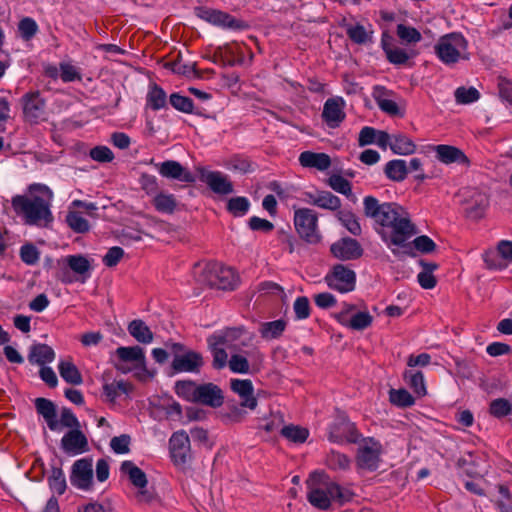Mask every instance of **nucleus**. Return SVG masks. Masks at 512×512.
Instances as JSON below:
<instances>
[{
	"instance_id": "1",
	"label": "nucleus",
	"mask_w": 512,
	"mask_h": 512,
	"mask_svg": "<svg viewBox=\"0 0 512 512\" xmlns=\"http://www.w3.org/2000/svg\"><path fill=\"white\" fill-rule=\"evenodd\" d=\"M363 204L365 216L372 218L376 224L381 226L377 232L391 248L392 253L397 257L402 254L415 256L407 241L417 234V229L410 220L408 212L397 203H379L378 199L373 196H366Z\"/></svg>"
},
{
	"instance_id": "2",
	"label": "nucleus",
	"mask_w": 512,
	"mask_h": 512,
	"mask_svg": "<svg viewBox=\"0 0 512 512\" xmlns=\"http://www.w3.org/2000/svg\"><path fill=\"white\" fill-rule=\"evenodd\" d=\"M31 192L38 191L47 194V199L37 195H16L12 198V207L15 213L22 216L27 225L48 227L53 222V215L50 210V189L41 184H32L29 187Z\"/></svg>"
},
{
	"instance_id": "3",
	"label": "nucleus",
	"mask_w": 512,
	"mask_h": 512,
	"mask_svg": "<svg viewBox=\"0 0 512 512\" xmlns=\"http://www.w3.org/2000/svg\"><path fill=\"white\" fill-rule=\"evenodd\" d=\"M130 488L134 489L133 499L141 507L156 508L162 500L153 484L149 483L146 473L130 462Z\"/></svg>"
},
{
	"instance_id": "4",
	"label": "nucleus",
	"mask_w": 512,
	"mask_h": 512,
	"mask_svg": "<svg viewBox=\"0 0 512 512\" xmlns=\"http://www.w3.org/2000/svg\"><path fill=\"white\" fill-rule=\"evenodd\" d=\"M468 42L461 33L441 36L434 47L437 57L446 65H454L460 60H468Z\"/></svg>"
},
{
	"instance_id": "5",
	"label": "nucleus",
	"mask_w": 512,
	"mask_h": 512,
	"mask_svg": "<svg viewBox=\"0 0 512 512\" xmlns=\"http://www.w3.org/2000/svg\"><path fill=\"white\" fill-rule=\"evenodd\" d=\"M199 282L211 288L234 290L238 285L239 277L232 268L213 262L207 264L199 277Z\"/></svg>"
},
{
	"instance_id": "6",
	"label": "nucleus",
	"mask_w": 512,
	"mask_h": 512,
	"mask_svg": "<svg viewBox=\"0 0 512 512\" xmlns=\"http://www.w3.org/2000/svg\"><path fill=\"white\" fill-rule=\"evenodd\" d=\"M170 352L173 355V361L169 368V375L179 372H198L204 364L200 353L192 350L185 351V346L181 343L170 344Z\"/></svg>"
},
{
	"instance_id": "7",
	"label": "nucleus",
	"mask_w": 512,
	"mask_h": 512,
	"mask_svg": "<svg viewBox=\"0 0 512 512\" xmlns=\"http://www.w3.org/2000/svg\"><path fill=\"white\" fill-rule=\"evenodd\" d=\"M294 226L299 236L308 243L320 240L317 213L309 208H299L294 212Z\"/></svg>"
},
{
	"instance_id": "8",
	"label": "nucleus",
	"mask_w": 512,
	"mask_h": 512,
	"mask_svg": "<svg viewBox=\"0 0 512 512\" xmlns=\"http://www.w3.org/2000/svg\"><path fill=\"white\" fill-rule=\"evenodd\" d=\"M195 13L200 19L222 28L245 30L249 27L245 21L221 10L201 6L195 8Z\"/></svg>"
},
{
	"instance_id": "9",
	"label": "nucleus",
	"mask_w": 512,
	"mask_h": 512,
	"mask_svg": "<svg viewBox=\"0 0 512 512\" xmlns=\"http://www.w3.org/2000/svg\"><path fill=\"white\" fill-rule=\"evenodd\" d=\"M325 282L330 289L348 293L355 289L356 273L348 266L336 264L326 274Z\"/></svg>"
},
{
	"instance_id": "10",
	"label": "nucleus",
	"mask_w": 512,
	"mask_h": 512,
	"mask_svg": "<svg viewBox=\"0 0 512 512\" xmlns=\"http://www.w3.org/2000/svg\"><path fill=\"white\" fill-rule=\"evenodd\" d=\"M310 480L315 484L323 485L330 497V502L333 500L340 506L352 501L355 493L345 487H342L337 482L331 481L329 476L324 471H314L310 474Z\"/></svg>"
},
{
	"instance_id": "11",
	"label": "nucleus",
	"mask_w": 512,
	"mask_h": 512,
	"mask_svg": "<svg viewBox=\"0 0 512 512\" xmlns=\"http://www.w3.org/2000/svg\"><path fill=\"white\" fill-rule=\"evenodd\" d=\"M382 452L381 444L373 438L365 439V444L360 446L356 456L357 466L368 471H375L379 467Z\"/></svg>"
},
{
	"instance_id": "12",
	"label": "nucleus",
	"mask_w": 512,
	"mask_h": 512,
	"mask_svg": "<svg viewBox=\"0 0 512 512\" xmlns=\"http://www.w3.org/2000/svg\"><path fill=\"white\" fill-rule=\"evenodd\" d=\"M170 456L176 466H184L191 459L190 439L184 430L174 432L169 440Z\"/></svg>"
},
{
	"instance_id": "13",
	"label": "nucleus",
	"mask_w": 512,
	"mask_h": 512,
	"mask_svg": "<svg viewBox=\"0 0 512 512\" xmlns=\"http://www.w3.org/2000/svg\"><path fill=\"white\" fill-rule=\"evenodd\" d=\"M24 118L31 124L44 120L46 102L39 91L28 92L21 98Z\"/></svg>"
},
{
	"instance_id": "14",
	"label": "nucleus",
	"mask_w": 512,
	"mask_h": 512,
	"mask_svg": "<svg viewBox=\"0 0 512 512\" xmlns=\"http://www.w3.org/2000/svg\"><path fill=\"white\" fill-rule=\"evenodd\" d=\"M92 458L76 460L71 468L70 482L80 490H90L93 484Z\"/></svg>"
},
{
	"instance_id": "15",
	"label": "nucleus",
	"mask_w": 512,
	"mask_h": 512,
	"mask_svg": "<svg viewBox=\"0 0 512 512\" xmlns=\"http://www.w3.org/2000/svg\"><path fill=\"white\" fill-rule=\"evenodd\" d=\"M361 437L355 423L348 418H340L329 430L328 439L334 443H357Z\"/></svg>"
},
{
	"instance_id": "16",
	"label": "nucleus",
	"mask_w": 512,
	"mask_h": 512,
	"mask_svg": "<svg viewBox=\"0 0 512 512\" xmlns=\"http://www.w3.org/2000/svg\"><path fill=\"white\" fill-rule=\"evenodd\" d=\"M330 252L339 260L350 261L362 257L364 250L356 239L343 237L330 246Z\"/></svg>"
},
{
	"instance_id": "17",
	"label": "nucleus",
	"mask_w": 512,
	"mask_h": 512,
	"mask_svg": "<svg viewBox=\"0 0 512 512\" xmlns=\"http://www.w3.org/2000/svg\"><path fill=\"white\" fill-rule=\"evenodd\" d=\"M130 372L133 373L138 381L147 382L155 376V370L148 369L146 365L145 353L142 347L130 346L129 349Z\"/></svg>"
},
{
	"instance_id": "18",
	"label": "nucleus",
	"mask_w": 512,
	"mask_h": 512,
	"mask_svg": "<svg viewBox=\"0 0 512 512\" xmlns=\"http://www.w3.org/2000/svg\"><path fill=\"white\" fill-rule=\"evenodd\" d=\"M200 180L216 194L228 195L234 191L233 184L228 176L219 171H208L205 168L199 169Z\"/></svg>"
},
{
	"instance_id": "19",
	"label": "nucleus",
	"mask_w": 512,
	"mask_h": 512,
	"mask_svg": "<svg viewBox=\"0 0 512 512\" xmlns=\"http://www.w3.org/2000/svg\"><path fill=\"white\" fill-rule=\"evenodd\" d=\"M345 101L342 97L328 98L324 103L322 118L331 128H336L346 117L344 112Z\"/></svg>"
},
{
	"instance_id": "20",
	"label": "nucleus",
	"mask_w": 512,
	"mask_h": 512,
	"mask_svg": "<svg viewBox=\"0 0 512 512\" xmlns=\"http://www.w3.org/2000/svg\"><path fill=\"white\" fill-rule=\"evenodd\" d=\"M61 448L67 455H78L89 450L88 440L79 429L69 430L61 439Z\"/></svg>"
},
{
	"instance_id": "21",
	"label": "nucleus",
	"mask_w": 512,
	"mask_h": 512,
	"mask_svg": "<svg viewBox=\"0 0 512 512\" xmlns=\"http://www.w3.org/2000/svg\"><path fill=\"white\" fill-rule=\"evenodd\" d=\"M488 206V196L477 189H473L470 191L469 197L465 200L464 212L467 218L477 221L484 217Z\"/></svg>"
},
{
	"instance_id": "22",
	"label": "nucleus",
	"mask_w": 512,
	"mask_h": 512,
	"mask_svg": "<svg viewBox=\"0 0 512 512\" xmlns=\"http://www.w3.org/2000/svg\"><path fill=\"white\" fill-rule=\"evenodd\" d=\"M195 403H199L211 408H218L224 403L222 389L214 383L199 384Z\"/></svg>"
},
{
	"instance_id": "23",
	"label": "nucleus",
	"mask_w": 512,
	"mask_h": 512,
	"mask_svg": "<svg viewBox=\"0 0 512 512\" xmlns=\"http://www.w3.org/2000/svg\"><path fill=\"white\" fill-rule=\"evenodd\" d=\"M157 166L159 173L165 178L178 180L184 183L195 182V176L178 161L167 160Z\"/></svg>"
},
{
	"instance_id": "24",
	"label": "nucleus",
	"mask_w": 512,
	"mask_h": 512,
	"mask_svg": "<svg viewBox=\"0 0 512 512\" xmlns=\"http://www.w3.org/2000/svg\"><path fill=\"white\" fill-rule=\"evenodd\" d=\"M231 390L241 398L240 406L254 410L257 407V399L254 396L252 381L249 379H231Z\"/></svg>"
},
{
	"instance_id": "25",
	"label": "nucleus",
	"mask_w": 512,
	"mask_h": 512,
	"mask_svg": "<svg viewBox=\"0 0 512 512\" xmlns=\"http://www.w3.org/2000/svg\"><path fill=\"white\" fill-rule=\"evenodd\" d=\"M436 157L439 161L445 164L459 163L469 165L470 160L462 150L455 146L440 144L434 148Z\"/></svg>"
},
{
	"instance_id": "26",
	"label": "nucleus",
	"mask_w": 512,
	"mask_h": 512,
	"mask_svg": "<svg viewBox=\"0 0 512 512\" xmlns=\"http://www.w3.org/2000/svg\"><path fill=\"white\" fill-rule=\"evenodd\" d=\"M35 408L37 413L44 418L51 431L59 430L56 405L51 400L42 397L36 398Z\"/></svg>"
},
{
	"instance_id": "27",
	"label": "nucleus",
	"mask_w": 512,
	"mask_h": 512,
	"mask_svg": "<svg viewBox=\"0 0 512 512\" xmlns=\"http://www.w3.org/2000/svg\"><path fill=\"white\" fill-rule=\"evenodd\" d=\"M299 162L303 167L316 168L320 171L327 170L331 166L330 156L326 153L304 151L299 156Z\"/></svg>"
},
{
	"instance_id": "28",
	"label": "nucleus",
	"mask_w": 512,
	"mask_h": 512,
	"mask_svg": "<svg viewBox=\"0 0 512 512\" xmlns=\"http://www.w3.org/2000/svg\"><path fill=\"white\" fill-rule=\"evenodd\" d=\"M243 333V328H227L210 335L207 338V342H211L212 345H223L224 347L232 348L234 346V342L238 340Z\"/></svg>"
},
{
	"instance_id": "29",
	"label": "nucleus",
	"mask_w": 512,
	"mask_h": 512,
	"mask_svg": "<svg viewBox=\"0 0 512 512\" xmlns=\"http://www.w3.org/2000/svg\"><path fill=\"white\" fill-rule=\"evenodd\" d=\"M307 196L309 197V203L320 208L337 210L341 206L339 197L328 191H322L317 196L308 193Z\"/></svg>"
},
{
	"instance_id": "30",
	"label": "nucleus",
	"mask_w": 512,
	"mask_h": 512,
	"mask_svg": "<svg viewBox=\"0 0 512 512\" xmlns=\"http://www.w3.org/2000/svg\"><path fill=\"white\" fill-rule=\"evenodd\" d=\"M387 37V33H383L381 40L382 48L386 54L387 60L395 65L406 64L410 58L408 53L402 48L391 47V45L386 41Z\"/></svg>"
},
{
	"instance_id": "31",
	"label": "nucleus",
	"mask_w": 512,
	"mask_h": 512,
	"mask_svg": "<svg viewBox=\"0 0 512 512\" xmlns=\"http://www.w3.org/2000/svg\"><path fill=\"white\" fill-rule=\"evenodd\" d=\"M55 358L54 350L47 344H36L31 347L29 361L39 365L51 363Z\"/></svg>"
},
{
	"instance_id": "32",
	"label": "nucleus",
	"mask_w": 512,
	"mask_h": 512,
	"mask_svg": "<svg viewBox=\"0 0 512 512\" xmlns=\"http://www.w3.org/2000/svg\"><path fill=\"white\" fill-rule=\"evenodd\" d=\"M403 379L418 397L426 395L427 391L424 376L421 371H414L412 369L405 370Z\"/></svg>"
},
{
	"instance_id": "33",
	"label": "nucleus",
	"mask_w": 512,
	"mask_h": 512,
	"mask_svg": "<svg viewBox=\"0 0 512 512\" xmlns=\"http://www.w3.org/2000/svg\"><path fill=\"white\" fill-rule=\"evenodd\" d=\"M286 326L287 322L283 319L263 322L260 324L259 332L264 339H277L282 336Z\"/></svg>"
},
{
	"instance_id": "34",
	"label": "nucleus",
	"mask_w": 512,
	"mask_h": 512,
	"mask_svg": "<svg viewBox=\"0 0 512 512\" xmlns=\"http://www.w3.org/2000/svg\"><path fill=\"white\" fill-rule=\"evenodd\" d=\"M387 94H388V92L385 89V87H383V86H376L374 88L373 97L376 100L379 108L383 112H385L391 116L398 115L399 107H398L397 103L393 100L384 98V96Z\"/></svg>"
},
{
	"instance_id": "35",
	"label": "nucleus",
	"mask_w": 512,
	"mask_h": 512,
	"mask_svg": "<svg viewBox=\"0 0 512 512\" xmlns=\"http://www.w3.org/2000/svg\"><path fill=\"white\" fill-rule=\"evenodd\" d=\"M130 335L142 344H149L154 338L151 329L140 319L130 321Z\"/></svg>"
},
{
	"instance_id": "36",
	"label": "nucleus",
	"mask_w": 512,
	"mask_h": 512,
	"mask_svg": "<svg viewBox=\"0 0 512 512\" xmlns=\"http://www.w3.org/2000/svg\"><path fill=\"white\" fill-rule=\"evenodd\" d=\"M60 376L69 384L80 385L83 382L82 375L76 365L71 361H61L58 365Z\"/></svg>"
},
{
	"instance_id": "37",
	"label": "nucleus",
	"mask_w": 512,
	"mask_h": 512,
	"mask_svg": "<svg viewBox=\"0 0 512 512\" xmlns=\"http://www.w3.org/2000/svg\"><path fill=\"white\" fill-rule=\"evenodd\" d=\"M390 149L395 154L409 155L415 152L416 145L413 141L404 134H393L392 142L390 143Z\"/></svg>"
},
{
	"instance_id": "38",
	"label": "nucleus",
	"mask_w": 512,
	"mask_h": 512,
	"mask_svg": "<svg viewBox=\"0 0 512 512\" xmlns=\"http://www.w3.org/2000/svg\"><path fill=\"white\" fill-rule=\"evenodd\" d=\"M384 172L390 180L401 182L408 174V167L404 160L395 159L385 165Z\"/></svg>"
},
{
	"instance_id": "39",
	"label": "nucleus",
	"mask_w": 512,
	"mask_h": 512,
	"mask_svg": "<svg viewBox=\"0 0 512 512\" xmlns=\"http://www.w3.org/2000/svg\"><path fill=\"white\" fill-rule=\"evenodd\" d=\"M280 434L290 442L295 444H302L307 440L309 436V430L298 425L290 424L283 426Z\"/></svg>"
},
{
	"instance_id": "40",
	"label": "nucleus",
	"mask_w": 512,
	"mask_h": 512,
	"mask_svg": "<svg viewBox=\"0 0 512 512\" xmlns=\"http://www.w3.org/2000/svg\"><path fill=\"white\" fill-rule=\"evenodd\" d=\"M67 266L76 274L89 277L91 264L89 260L83 255H69L65 259Z\"/></svg>"
},
{
	"instance_id": "41",
	"label": "nucleus",
	"mask_w": 512,
	"mask_h": 512,
	"mask_svg": "<svg viewBox=\"0 0 512 512\" xmlns=\"http://www.w3.org/2000/svg\"><path fill=\"white\" fill-rule=\"evenodd\" d=\"M147 104L155 111L165 108L167 105V95L156 83L150 86L147 94Z\"/></svg>"
},
{
	"instance_id": "42",
	"label": "nucleus",
	"mask_w": 512,
	"mask_h": 512,
	"mask_svg": "<svg viewBox=\"0 0 512 512\" xmlns=\"http://www.w3.org/2000/svg\"><path fill=\"white\" fill-rule=\"evenodd\" d=\"M199 385L191 380L177 381L175 383L176 394L186 401L195 403Z\"/></svg>"
},
{
	"instance_id": "43",
	"label": "nucleus",
	"mask_w": 512,
	"mask_h": 512,
	"mask_svg": "<svg viewBox=\"0 0 512 512\" xmlns=\"http://www.w3.org/2000/svg\"><path fill=\"white\" fill-rule=\"evenodd\" d=\"M307 499L311 505L321 510H328L331 507L330 497L326 488H313L309 491Z\"/></svg>"
},
{
	"instance_id": "44",
	"label": "nucleus",
	"mask_w": 512,
	"mask_h": 512,
	"mask_svg": "<svg viewBox=\"0 0 512 512\" xmlns=\"http://www.w3.org/2000/svg\"><path fill=\"white\" fill-rule=\"evenodd\" d=\"M389 401L400 408L411 407L415 403L414 397L406 389H390Z\"/></svg>"
},
{
	"instance_id": "45",
	"label": "nucleus",
	"mask_w": 512,
	"mask_h": 512,
	"mask_svg": "<svg viewBox=\"0 0 512 512\" xmlns=\"http://www.w3.org/2000/svg\"><path fill=\"white\" fill-rule=\"evenodd\" d=\"M48 485L50 489L56 492L58 495L64 494L67 488L64 472L59 467H52L51 474L49 475Z\"/></svg>"
},
{
	"instance_id": "46",
	"label": "nucleus",
	"mask_w": 512,
	"mask_h": 512,
	"mask_svg": "<svg viewBox=\"0 0 512 512\" xmlns=\"http://www.w3.org/2000/svg\"><path fill=\"white\" fill-rule=\"evenodd\" d=\"M325 463L331 470H348L351 461L347 455L332 450L327 454Z\"/></svg>"
},
{
	"instance_id": "47",
	"label": "nucleus",
	"mask_w": 512,
	"mask_h": 512,
	"mask_svg": "<svg viewBox=\"0 0 512 512\" xmlns=\"http://www.w3.org/2000/svg\"><path fill=\"white\" fill-rule=\"evenodd\" d=\"M66 223L76 233L83 234L89 231L90 225L80 212L70 211L66 215Z\"/></svg>"
},
{
	"instance_id": "48",
	"label": "nucleus",
	"mask_w": 512,
	"mask_h": 512,
	"mask_svg": "<svg viewBox=\"0 0 512 512\" xmlns=\"http://www.w3.org/2000/svg\"><path fill=\"white\" fill-rule=\"evenodd\" d=\"M338 219L341 224L354 236H359L362 232L360 223L356 215L350 211H339Z\"/></svg>"
},
{
	"instance_id": "49",
	"label": "nucleus",
	"mask_w": 512,
	"mask_h": 512,
	"mask_svg": "<svg viewBox=\"0 0 512 512\" xmlns=\"http://www.w3.org/2000/svg\"><path fill=\"white\" fill-rule=\"evenodd\" d=\"M250 207V202L246 197L237 196L228 200L227 210L235 217L245 215Z\"/></svg>"
},
{
	"instance_id": "50",
	"label": "nucleus",
	"mask_w": 512,
	"mask_h": 512,
	"mask_svg": "<svg viewBox=\"0 0 512 512\" xmlns=\"http://www.w3.org/2000/svg\"><path fill=\"white\" fill-rule=\"evenodd\" d=\"M153 205L159 212L172 213L176 207V200L173 195L159 193L154 197Z\"/></svg>"
},
{
	"instance_id": "51",
	"label": "nucleus",
	"mask_w": 512,
	"mask_h": 512,
	"mask_svg": "<svg viewBox=\"0 0 512 512\" xmlns=\"http://www.w3.org/2000/svg\"><path fill=\"white\" fill-rule=\"evenodd\" d=\"M169 102L173 108L183 113L191 114L194 110L193 100L179 93H172Z\"/></svg>"
},
{
	"instance_id": "52",
	"label": "nucleus",
	"mask_w": 512,
	"mask_h": 512,
	"mask_svg": "<svg viewBox=\"0 0 512 512\" xmlns=\"http://www.w3.org/2000/svg\"><path fill=\"white\" fill-rule=\"evenodd\" d=\"M226 167L229 170L246 174L252 171V162L248 157L234 155L226 162Z\"/></svg>"
},
{
	"instance_id": "53",
	"label": "nucleus",
	"mask_w": 512,
	"mask_h": 512,
	"mask_svg": "<svg viewBox=\"0 0 512 512\" xmlns=\"http://www.w3.org/2000/svg\"><path fill=\"white\" fill-rule=\"evenodd\" d=\"M512 411L511 403L505 398H497L491 401L489 405V413L495 418H503Z\"/></svg>"
},
{
	"instance_id": "54",
	"label": "nucleus",
	"mask_w": 512,
	"mask_h": 512,
	"mask_svg": "<svg viewBox=\"0 0 512 512\" xmlns=\"http://www.w3.org/2000/svg\"><path fill=\"white\" fill-rule=\"evenodd\" d=\"M454 96L458 104H470L480 98V93L474 87L466 88L462 86L455 90Z\"/></svg>"
},
{
	"instance_id": "55",
	"label": "nucleus",
	"mask_w": 512,
	"mask_h": 512,
	"mask_svg": "<svg viewBox=\"0 0 512 512\" xmlns=\"http://www.w3.org/2000/svg\"><path fill=\"white\" fill-rule=\"evenodd\" d=\"M372 321L373 317L368 312H357L344 325L353 330L360 331L369 327Z\"/></svg>"
},
{
	"instance_id": "56",
	"label": "nucleus",
	"mask_w": 512,
	"mask_h": 512,
	"mask_svg": "<svg viewBox=\"0 0 512 512\" xmlns=\"http://www.w3.org/2000/svg\"><path fill=\"white\" fill-rule=\"evenodd\" d=\"M118 390L124 394L128 393V383L124 382V380L114 379L112 383H105L103 386L104 395L107 397V400L114 401L118 396Z\"/></svg>"
},
{
	"instance_id": "57",
	"label": "nucleus",
	"mask_w": 512,
	"mask_h": 512,
	"mask_svg": "<svg viewBox=\"0 0 512 512\" xmlns=\"http://www.w3.org/2000/svg\"><path fill=\"white\" fill-rule=\"evenodd\" d=\"M346 33L350 40L356 44H365L372 41L371 35L360 24L348 27Z\"/></svg>"
},
{
	"instance_id": "58",
	"label": "nucleus",
	"mask_w": 512,
	"mask_h": 512,
	"mask_svg": "<svg viewBox=\"0 0 512 512\" xmlns=\"http://www.w3.org/2000/svg\"><path fill=\"white\" fill-rule=\"evenodd\" d=\"M208 347L212 353L213 361L212 366L213 368L220 370L226 366L228 355L224 349L223 345H212L211 342H207Z\"/></svg>"
},
{
	"instance_id": "59",
	"label": "nucleus",
	"mask_w": 512,
	"mask_h": 512,
	"mask_svg": "<svg viewBox=\"0 0 512 512\" xmlns=\"http://www.w3.org/2000/svg\"><path fill=\"white\" fill-rule=\"evenodd\" d=\"M397 35L406 43H417L422 38L420 32L416 28L406 26L404 24H399L397 26Z\"/></svg>"
},
{
	"instance_id": "60",
	"label": "nucleus",
	"mask_w": 512,
	"mask_h": 512,
	"mask_svg": "<svg viewBox=\"0 0 512 512\" xmlns=\"http://www.w3.org/2000/svg\"><path fill=\"white\" fill-rule=\"evenodd\" d=\"M293 310L297 320L309 318L311 314L309 299L306 296L297 297L293 304Z\"/></svg>"
},
{
	"instance_id": "61",
	"label": "nucleus",
	"mask_w": 512,
	"mask_h": 512,
	"mask_svg": "<svg viewBox=\"0 0 512 512\" xmlns=\"http://www.w3.org/2000/svg\"><path fill=\"white\" fill-rule=\"evenodd\" d=\"M18 30L21 37L28 41L35 36L38 31V25L34 19L30 17L23 18L18 24Z\"/></svg>"
},
{
	"instance_id": "62",
	"label": "nucleus",
	"mask_w": 512,
	"mask_h": 512,
	"mask_svg": "<svg viewBox=\"0 0 512 512\" xmlns=\"http://www.w3.org/2000/svg\"><path fill=\"white\" fill-rule=\"evenodd\" d=\"M410 244V247L412 248V245L413 247L423 253V254H429V253H432L433 251H435L436 249V244L435 242L428 236L426 235H421V236H418L416 237ZM411 251L413 252V250L411 249Z\"/></svg>"
},
{
	"instance_id": "63",
	"label": "nucleus",
	"mask_w": 512,
	"mask_h": 512,
	"mask_svg": "<svg viewBox=\"0 0 512 512\" xmlns=\"http://www.w3.org/2000/svg\"><path fill=\"white\" fill-rule=\"evenodd\" d=\"M328 182L330 187L338 193L344 194L346 196L352 193L350 182L341 175H331Z\"/></svg>"
},
{
	"instance_id": "64",
	"label": "nucleus",
	"mask_w": 512,
	"mask_h": 512,
	"mask_svg": "<svg viewBox=\"0 0 512 512\" xmlns=\"http://www.w3.org/2000/svg\"><path fill=\"white\" fill-rule=\"evenodd\" d=\"M40 253L33 244H25L20 248V258L27 265H34L39 261Z\"/></svg>"
}]
</instances>
